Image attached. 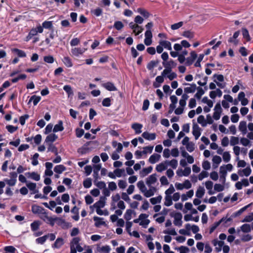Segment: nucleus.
<instances>
[{
	"mask_svg": "<svg viewBox=\"0 0 253 253\" xmlns=\"http://www.w3.org/2000/svg\"><path fill=\"white\" fill-rule=\"evenodd\" d=\"M153 26V23L152 22H150L148 23L145 25V28L146 29V31L145 32L144 36L145 39L144 40V42L145 44L147 46L150 45L152 43V37L153 35L151 31V29Z\"/></svg>",
	"mask_w": 253,
	"mask_h": 253,
	"instance_id": "nucleus-1",
	"label": "nucleus"
},
{
	"mask_svg": "<svg viewBox=\"0 0 253 253\" xmlns=\"http://www.w3.org/2000/svg\"><path fill=\"white\" fill-rule=\"evenodd\" d=\"M238 128L243 135H245L248 132V129L250 132H253V123H249L248 125L246 121H241L239 123Z\"/></svg>",
	"mask_w": 253,
	"mask_h": 253,
	"instance_id": "nucleus-2",
	"label": "nucleus"
},
{
	"mask_svg": "<svg viewBox=\"0 0 253 253\" xmlns=\"http://www.w3.org/2000/svg\"><path fill=\"white\" fill-rule=\"evenodd\" d=\"M40 217L45 223L49 224L51 226H54L56 220L62 221L60 217H53L49 216L46 211H45L42 214L40 215Z\"/></svg>",
	"mask_w": 253,
	"mask_h": 253,
	"instance_id": "nucleus-3",
	"label": "nucleus"
},
{
	"mask_svg": "<svg viewBox=\"0 0 253 253\" xmlns=\"http://www.w3.org/2000/svg\"><path fill=\"white\" fill-rule=\"evenodd\" d=\"M162 75L167 76L170 80L172 81L177 77V75L174 72H171V69H165L162 72Z\"/></svg>",
	"mask_w": 253,
	"mask_h": 253,
	"instance_id": "nucleus-4",
	"label": "nucleus"
},
{
	"mask_svg": "<svg viewBox=\"0 0 253 253\" xmlns=\"http://www.w3.org/2000/svg\"><path fill=\"white\" fill-rule=\"evenodd\" d=\"M85 48L74 47L71 49V53L73 56L79 57L80 55L83 54L86 50Z\"/></svg>",
	"mask_w": 253,
	"mask_h": 253,
	"instance_id": "nucleus-5",
	"label": "nucleus"
},
{
	"mask_svg": "<svg viewBox=\"0 0 253 253\" xmlns=\"http://www.w3.org/2000/svg\"><path fill=\"white\" fill-rule=\"evenodd\" d=\"M106 198L105 197H101L98 201L96 202L92 206L94 208L96 209H101L105 207L106 204Z\"/></svg>",
	"mask_w": 253,
	"mask_h": 253,
	"instance_id": "nucleus-6",
	"label": "nucleus"
},
{
	"mask_svg": "<svg viewBox=\"0 0 253 253\" xmlns=\"http://www.w3.org/2000/svg\"><path fill=\"white\" fill-rule=\"evenodd\" d=\"M32 211L34 214L42 215L45 211L42 207L37 205H34L32 206Z\"/></svg>",
	"mask_w": 253,
	"mask_h": 253,
	"instance_id": "nucleus-7",
	"label": "nucleus"
},
{
	"mask_svg": "<svg viewBox=\"0 0 253 253\" xmlns=\"http://www.w3.org/2000/svg\"><path fill=\"white\" fill-rule=\"evenodd\" d=\"M193 131L192 133L193 135L195 136V139L197 140L200 136L201 132V128L199 126L196 124H194L193 125Z\"/></svg>",
	"mask_w": 253,
	"mask_h": 253,
	"instance_id": "nucleus-8",
	"label": "nucleus"
},
{
	"mask_svg": "<svg viewBox=\"0 0 253 253\" xmlns=\"http://www.w3.org/2000/svg\"><path fill=\"white\" fill-rule=\"evenodd\" d=\"M212 243L213 245L215 247V251L219 252L221 251L222 248L224 245V242L222 241H218L217 239H214L212 240Z\"/></svg>",
	"mask_w": 253,
	"mask_h": 253,
	"instance_id": "nucleus-9",
	"label": "nucleus"
},
{
	"mask_svg": "<svg viewBox=\"0 0 253 253\" xmlns=\"http://www.w3.org/2000/svg\"><path fill=\"white\" fill-rule=\"evenodd\" d=\"M149 187V190L147 189L145 190V191L143 193L147 198H149L154 195L155 192L157 191V189L156 187H153L152 186H148Z\"/></svg>",
	"mask_w": 253,
	"mask_h": 253,
	"instance_id": "nucleus-10",
	"label": "nucleus"
},
{
	"mask_svg": "<svg viewBox=\"0 0 253 253\" xmlns=\"http://www.w3.org/2000/svg\"><path fill=\"white\" fill-rule=\"evenodd\" d=\"M184 84L189 85V86L184 88V92L186 93H194L197 88V86L195 84Z\"/></svg>",
	"mask_w": 253,
	"mask_h": 253,
	"instance_id": "nucleus-11",
	"label": "nucleus"
},
{
	"mask_svg": "<svg viewBox=\"0 0 253 253\" xmlns=\"http://www.w3.org/2000/svg\"><path fill=\"white\" fill-rule=\"evenodd\" d=\"M182 215L181 213H177L175 214L174 216V221L173 223L175 226H177L180 227L182 225Z\"/></svg>",
	"mask_w": 253,
	"mask_h": 253,
	"instance_id": "nucleus-12",
	"label": "nucleus"
},
{
	"mask_svg": "<svg viewBox=\"0 0 253 253\" xmlns=\"http://www.w3.org/2000/svg\"><path fill=\"white\" fill-rule=\"evenodd\" d=\"M43 28L41 25H38L36 28H32L29 32V34L32 37L36 36L38 33H42Z\"/></svg>",
	"mask_w": 253,
	"mask_h": 253,
	"instance_id": "nucleus-13",
	"label": "nucleus"
},
{
	"mask_svg": "<svg viewBox=\"0 0 253 253\" xmlns=\"http://www.w3.org/2000/svg\"><path fill=\"white\" fill-rule=\"evenodd\" d=\"M157 180V178L156 174H153L147 178L146 183L148 186H152L153 184H154L156 182Z\"/></svg>",
	"mask_w": 253,
	"mask_h": 253,
	"instance_id": "nucleus-14",
	"label": "nucleus"
},
{
	"mask_svg": "<svg viewBox=\"0 0 253 253\" xmlns=\"http://www.w3.org/2000/svg\"><path fill=\"white\" fill-rule=\"evenodd\" d=\"M168 167L167 162L165 161L156 166V170L159 172H162L166 169L167 170Z\"/></svg>",
	"mask_w": 253,
	"mask_h": 253,
	"instance_id": "nucleus-15",
	"label": "nucleus"
},
{
	"mask_svg": "<svg viewBox=\"0 0 253 253\" xmlns=\"http://www.w3.org/2000/svg\"><path fill=\"white\" fill-rule=\"evenodd\" d=\"M102 86L108 91H116L117 90V87L115 86L114 84L111 82H107L102 84Z\"/></svg>",
	"mask_w": 253,
	"mask_h": 253,
	"instance_id": "nucleus-16",
	"label": "nucleus"
},
{
	"mask_svg": "<svg viewBox=\"0 0 253 253\" xmlns=\"http://www.w3.org/2000/svg\"><path fill=\"white\" fill-rule=\"evenodd\" d=\"M197 57V54H196V53L195 51H193L191 52L190 56L189 57H187L186 59V65L189 66V65H191V64H192L194 61L196 59Z\"/></svg>",
	"mask_w": 253,
	"mask_h": 253,
	"instance_id": "nucleus-17",
	"label": "nucleus"
},
{
	"mask_svg": "<svg viewBox=\"0 0 253 253\" xmlns=\"http://www.w3.org/2000/svg\"><path fill=\"white\" fill-rule=\"evenodd\" d=\"M93 168V176L95 180H97L99 178V171L101 169V165L100 164L95 165Z\"/></svg>",
	"mask_w": 253,
	"mask_h": 253,
	"instance_id": "nucleus-18",
	"label": "nucleus"
},
{
	"mask_svg": "<svg viewBox=\"0 0 253 253\" xmlns=\"http://www.w3.org/2000/svg\"><path fill=\"white\" fill-rule=\"evenodd\" d=\"M142 136L147 140L151 141L156 139V135L155 133H149L147 131H145L142 133Z\"/></svg>",
	"mask_w": 253,
	"mask_h": 253,
	"instance_id": "nucleus-19",
	"label": "nucleus"
},
{
	"mask_svg": "<svg viewBox=\"0 0 253 253\" xmlns=\"http://www.w3.org/2000/svg\"><path fill=\"white\" fill-rule=\"evenodd\" d=\"M58 138L57 135L54 133H51L48 135L44 141V143L46 144L52 143L54 142Z\"/></svg>",
	"mask_w": 253,
	"mask_h": 253,
	"instance_id": "nucleus-20",
	"label": "nucleus"
},
{
	"mask_svg": "<svg viewBox=\"0 0 253 253\" xmlns=\"http://www.w3.org/2000/svg\"><path fill=\"white\" fill-rule=\"evenodd\" d=\"M161 157L160 154L154 153L150 157L148 161L150 164H154L160 160Z\"/></svg>",
	"mask_w": 253,
	"mask_h": 253,
	"instance_id": "nucleus-21",
	"label": "nucleus"
},
{
	"mask_svg": "<svg viewBox=\"0 0 253 253\" xmlns=\"http://www.w3.org/2000/svg\"><path fill=\"white\" fill-rule=\"evenodd\" d=\"M93 220L95 222L94 225L96 227H99L102 225L105 224V222L103 221V218L98 216H94Z\"/></svg>",
	"mask_w": 253,
	"mask_h": 253,
	"instance_id": "nucleus-22",
	"label": "nucleus"
},
{
	"mask_svg": "<svg viewBox=\"0 0 253 253\" xmlns=\"http://www.w3.org/2000/svg\"><path fill=\"white\" fill-rule=\"evenodd\" d=\"M221 158L219 156H214L212 158V167L213 169H216L220 163L221 162Z\"/></svg>",
	"mask_w": 253,
	"mask_h": 253,
	"instance_id": "nucleus-23",
	"label": "nucleus"
},
{
	"mask_svg": "<svg viewBox=\"0 0 253 253\" xmlns=\"http://www.w3.org/2000/svg\"><path fill=\"white\" fill-rule=\"evenodd\" d=\"M159 43L160 44H161L165 49H167L170 51L172 50L171 44L170 42L169 41L165 40H160L159 42Z\"/></svg>",
	"mask_w": 253,
	"mask_h": 253,
	"instance_id": "nucleus-24",
	"label": "nucleus"
},
{
	"mask_svg": "<svg viewBox=\"0 0 253 253\" xmlns=\"http://www.w3.org/2000/svg\"><path fill=\"white\" fill-rule=\"evenodd\" d=\"M164 77L165 76L162 75L161 76H157L155 79L156 82L153 83V86L156 88L160 87L161 84L163 83L164 81Z\"/></svg>",
	"mask_w": 253,
	"mask_h": 253,
	"instance_id": "nucleus-25",
	"label": "nucleus"
},
{
	"mask_svg": "<svg viewBox=\"0 0 253 253\" xmlns=\"http://www.w3.org/2000/svg\"><path fill=\"white\" fill-rule=\"evenodd\" d=\"M142 127L143 125L139 123H134L131 125V128L134 130L136 134H140L142 132Z\"/></svg>",
	"mask_w": 253,
	"mask_h": 253,
	"instance_id": "nucleus-26",
	"label": "nucleus"
},
{
	"mask_svg": "<svg viewBox=\"0 0 253 253\" xmlns=\"http://www.w3.org/2000/svg\"><path fill=\"white\" fill-rule=\"evenodd\" d=\"M64 129L63 123L61 121H59L57 124L55 125L53 128L54 132L61 131Z\"/></svg>",
	"mask_w": 253,
	"mask_h": 253,
	"instance_id": "nucleus-27",
	"label": "nucleus"
},
{
	"mask_svg": "<svg viewBox=\"0 0 253 253\" xmlns=\"http://www.w3.org/2000/svg\"><path fill=\"white\" fill-rule=\"evenodd\" d=\"M28 177L36 181H39L40 179V175L36 172H28L26 174Z\"/></svg>",
	"mask_w": 253,
	"mask_h": 253,
	"instance_id": "nucleus-28",
	"label": "nucleus"
},
{
	"mask_svg": "<svg viewBox=\"0 0 253 253\" xmlns=\"http://www.w3.org/2000/svg\"><path fill=\"white\" fill-rule=\"evenodd\" d=\"M205 193V190L204 188L202 186H199L196 192V196L198 198H201L204 195Z\"/></svg>",
	"mask_w": 253,
	"mask_h": 253,
	"instance_id": "nucleus-29",
	"label": "nucleus"
},
{
	"mask_svg": "<svg viewBox=\"0 0 253 253\" xmlns=\"http://www.w3.org/2000/svg\"><path fill=\"white\" fill-rule=\"evenodd\" d=\"M63 89L67 93L68 97H72L74 95L73 90L70 85H64Z\"/></svg>",
	"mask_w": 253,
	"mask_h": 253,
	"instance_id": "nucleus-30",
	"label": "nucleus"
},
{
	"mask_svg": "<svg viewBox=\"0 0 253 253\" xmlns=\"http://www.w3.org/2000/svg\"><path fill=\"white\" fill-rule=\"evenodd\" d=\"M168 166L170 167L173 169H176L178 166V162L176 159H172L170 161L166 160Z\"/></svg>",
	"mask_w": 253,
	"mask_h": 253,
	"instance_id": "nucleus-31",
	"label": "nucleus"
},
{
	"mask_svg": "<svg viewBox=\"0 0 253 253\" xmlns=\"http://www.w3.org/2000/svg\"><path fill=\"white\" fill-rule=\"evenodd\" d=\"M66 167L63 165H59L56 166L54 168V171L55 172L60 174L66 170Z\"/></svg>",
	"mask_w": 253,
	"mask_h": 253,
	"instance_id": "nucleus-32",
	"label": "nucleus"
},
{
	"mask_svg": "<svg viewBox=\"0 0 253 253\" xmlns=\"http://www.w3.org/2000/svg\"><path fill=\"white\" fill-rule=\"evenodd\" d=\"M153 168L151 166H150L146 168H144L140 172V175L141 177H144L147 175L148 174L150 173L152 170Z\"/></svg>",
	"mask_w": 253,
	"mask_h": 253,
	"instance_id": "nucleus-33",
	"label": "nucleus"
},
{
	"mask_svg": "<svg viewBox=\"0 0 253 253\" xmlns=\"http://www.w3.org/2000/svg\"><path fill=\"white\" fill-rule=\"evenodd\" d=\"M13 52L15 53L19 57H25L26 54L23 50L19 49L18 48H13L11 49Z\"/></svg>",
	"mask_w": 253,
	"mask_h": 253,
	"instance_id": "nucleus-34",
	"label": "nucleus"
},
{
	"mask_svg": "<svg viewBox=\"0 0 253 253\" xmlns=\"http://www.w3.org/2000/svg\"><path fill=\"white\" fill-rule=\"evenodd\" d=\"M64 244L63 239L61 238H58L54 244L53 245L52 247L55 248H60Z\"/></svg>",
	"mask_w": 253,
	"mask_h": 253,
	"instance_id": "nucleus-35",
	"label": "nucleus"
},
{
	"mask_svg": "<svg viewBox=\"0 0 253 253\" xmlns=\"http://www.w3.org/2000/svg\"><path fill=\"white\" fill-rule=\"evenodd\" d=\"M48 145L47 151L53 152L55 155H58L57 148L52 144H47Z\"/></svg>",
	"mask_w": 253,
	"mask_h": 253,
	"instance_id": "nucleus-36",
	"label": "nucleus"
},
{
	"mask_svg": "<svg viewBox=\"0 0 253 253\" xmlns=\"http://www.w3.org/2000/svg\"><path fill=\"white\" fill-rule=\"evenodd\" d=\"M252 170L250 167H247L244 169H243L242 171H239V174L240 176H243V175L246 176H248L251 173Z\"/></svg>",
	"mask_w": 253,
	"mask_h": 253,
	"instance_id": "nucleus-37",
	"label": "nucleus"
},
{
	"mask_svg": "<svg viewBox=\"0 0 253 253\" xmlns=\"http://www.w3.org/2000/svg\"><path fill=\"white\" fill-rule=\"evenodd\" d=\"M90 12L93 15L99 17L102 14L103 10L99 7H97L94 9L91 10Z\"/></svg>",
	"mask_w": 253,
	"mask_h": 253,
	"instance_id": "nucleus-38",
	"label": "nucleus"
},
{
	"mask_svg": "<svg viewBox=\"0 0 253 253\" xmlns=\"http://www.w3.org/2000/svg\"><path fill=\"white\" fill-rule=\"evenodd\" d=\"M137 12L142 15L145 18H148L150 15V14L143 8H138L137 9Z\"/></svg>",
	"mask_w": 253,
	"mask_h": 253,
	"instance_id": "nucleus-39",
	"label": "nucleus"
},
{
	"mask_svg": "<svg viewBox=\"0 0 253 253\" xmlns=\"http://www.w3.org/2000/svg\"><path fill=\"white\" fill-rule=\"evenodd\" d=\"M41 99V97L40 96L33 95L31 97L29 101V103L33 101L34 105L36 106L40 102Z\"/></svg>",
	"mask_w": 253,
	"mask_h": 253,
	"instance_id": "nucleus-40",
	"label": "nucleus"
},
{
	"mask_svg": "<svg viewBox=\"0 0 253 253\" xmlns=\"http://www.w3.org/2000/svg\"><path fill=\"white\" fill-rule=\"evenodd\" d=\"M62 61L67 67H71L73 66L72 60L69 57H64L62 59Z\"/></svg>",
	"mask_w": 253,
	"mask_h": 253,
	"instance_id": "nucleus-41",
	"label": "nucleus"
},
{
	"mask_svg": "<svg viewBox=\"0 0 253 253\" xmlns=\"http://www.w3.org/2000/svg\"><path fill=\"white\" fill-rule=\"evenodd\" d=\"M81 240L80 238L79 237H74L70 242V247H76L78 245L80 244L79 242Z\"/></svg>",
	"mask_w": 253,
	"mask_h": 253,
	"instance_id": "nucleus-42",
	"label": "nucleus"
},
{
	"mask_svg": "<svg viewBox=\"0 0 253 253\" xmlns=\"http://www.w3.org/2000/svg\"><path fill=\"white\" fill-rule=\"evenodd\" d=\"M143 30L144 29L142 26L137 24L135 28L132 30L133 33H134L135 36H137L142 33Z\"/></svg>",
	"mask_w": 253,
	"mask_h": 253,
	"instance_id": "nucleus-43",
	"label": "nucleus"
},
{
	"mask_svg": "<svg viewBox=\"0 0 253 253\" xmlns=\"http://www.w3.org/2000/svg\"><path fill=\"white\" fill-rule=\"evenodd\" d=\"M158 63L159 61L158 60H152L148 63L147 68L149 70H152Z\"/></svg>",
	"mask_w": 253,
	"mask_h": 253,
	"instance_id": "nucleus-44",
	"label": "nucleus"
},
{
	"mask_svg": "<svg viewBox=\"0 0 253 253\" xmlns=\"http://www.w3.org/2000/svg\"><path fill=\"white\" fill-rule=\"evenodd\" d=\"M133 212L134 211L130 209L126 210V213L124 214V218L126 220V221H128L131 219L132 214L133 213Z\"/></svg>",
	"mask_w": 253,
	"mask_h": 253,
	"instance_id": "nucleus-45",
	"label": "nucleus"
},
{
	"mask_svg": "<svg viewBox=\"0 0 253 253\" xmlns=\"http://www.w3.org/2000/svg\"><path fill=\"white\" fill-rule=\"evenodd\" d=\"M137 186L141 193H143L145 190L146 189V187L145 186L144 183L143 181L141 180L137 182Z\"/></svg>",
	"mask_w": 253,
	"mask_h": 253,
	"instance_id": "nucleus-46",
	"label": "nucleus"
},
{
	"mask_svg": "<svg viewBox=\"0 0 253 253\" xmlns=\"http://www.w3.org/2000/svg\"><path fill=\"white\" fill-rule=\"evenodd\" d=\"M42 28H45L47 29H50L53 27L52 22L50 21H45L42 23V26H41Z\"/></svg>",
	"mask_w": 253,
	"mask_h": 253,
	"instance_id": "nucleus-47",
	"label": "nucleus"
},
{
	"mask_svg": "<svg viewBox=\"0 0 253 253\" xmlns=\"http://www.w3.org/2000/svg\"><path fill=\"white\" fill-rule=\"evenodd\" d=\"M172 198L171 196H166L165 197L164 205L169 207L172 205Z\"/></svg>",
	"mask_w": 253,
	"mask_h": 253,
	"instance_id": "nucleus-48",
	"label": "nucleus"
},
{
	"mask_svg": "<svg viewBox=\"0 0 253 253\" xmlns=\"http://www.w3.org/2000/svg\"><path fill=\"white\" fill-rule=\"evenodd\" d=\"M197 122L201 124L202 126L205 127L207 126V123L206 122L205 117L203 115H200L197 119Z\"/></svg>",
	"mask_w": 253,
	"mask_h": 253,
	"instance_id": "nucleus-49",
	"label": "nucleus"
},
{
	"mask_svg": "<svg viewBox=\"0 0 253 253\" xmlns=\"http://www.w3.org/2000/svg\"><path fill=\"white\" fill-rule=\"evenodd\" d=\"M153 146H145L143 148L142 153L143 154H151L153 150Z\"/></svg>",
	"mask_w": 253,
	"mask_h": 253,
	"instance_id": "nucleus-50",
	"label": "nucleus"
},
{
	"mask_svg": "<svg viewBox=\"0 0 253 253\" xmlns=\"http://www.w3.org/2000/svg\"><path fill=\"white\" fill-rule=\"evenodd\" d=\"M205 93V91L201 87H198L197 88V92H196V93L195 94V97L198 99H200L202 96Z\"/></svg>",
	"mask_w": 253,
	"mask_h": 253,
	"instance_id": "nucleus-51",
	"label": "nucleus"
},
{
	"mask_svg": "<svg viewBox=\"0 0 253 253\" xmlns=\"http://www.w3.org/2000/svg\"><path fill=\"white\" fill-rule=\"evenodd\" d=\"M114 173L116 175V177H121L122 175H125V169H117L114 170Z\"/></svg>",
	"mask_w": 253,
	"mask_h": 253,
	"instance_id": "nucleus-52",
	"label": "nucleus"
},
{
	"mask_svg": "<svg viewBox=\"0 0 253 253\" xmlns=\"http://www.w3.org/2000/svg\"><path fill=\"white\" fill-rule=\"evenodd\" d=\"M241 230L244 233L250 232L251 230V226L249 224H244L241 226Z\"/></svg>",
	"mask_w": 253,
	"mask_h": 253,
	"instance_id": "nucleus-53",
	"label": "nucleus"
},
{
	"mask_svg": "<svg viewBox=\"0 0 253 253\" xmlns=\"http://www.w3.org/2000/svg\"><path fill=\"white\" fill-rule=\"evenodd\" d=\"M223 160L225 163H228L230 161L231 155L229 152H224L222 154Z\"/></svg>",
	"mask_w": 253,
	"mask_h": 253,
	"instance_id": "nucleus-54",
	"label": "nucleus"
},
{
	"mask_svg": "<svg viewBox=\"0 0 253 253\" xmlns=\"http://www.w3.org/2000/svg\"><path fill=\"white\" fill-rule=\"evenodd\" d=\"M162 197L161 196H159L157 197L152 198L150 199V202L153 205H155L158 203H160L162 200Z\"/></svg>",
	"mask_w": 253,
	"mask_h": 253,
	"instance_id": "nucleus-55",
	"label": "nucleus"
},
{
	"mask_svg": "<svg viewBox=\"0 0 253 253\" xmlns=\"http://www.w3.org/2000/svg\"><path fill=\"white\" fill-rule=\"evenodd\" d=\"M164 66L165 67V69H171V67H174L175 66V63L174 62L170 60L167 63H163Z\"/></svg>",
	"mask_w": 253,
	"mask_h": 253,
	"instance_id": "nucleus-56",
	"label": "nucleus"
},
{
	"mask_svg": "<svg viewBox=\"0 0 253 253\" xmlns=\"http://www.w3.org/2000/svg\"><path fill=\"white\" fill-rule=\"evenodd\" d=\"M239 138L236 136H231L230 138V144L231 146H235L236 145L239 144Z\"/></svg>",
	"mask_w": 253,
	"mask_h": 253,
	"instance_id": "nucleus-57",
	"label": "nucleus"
},
{
	"mask_svg": "<svg viewBox=\"0 0 253 253\" xmlns=\"http://www.w3.org/2000/svg\"><path fill=\"white\" fill-rule=\"evenodd\" d=\"M94 183L96 186L100 189L103 190L106 187V183L104 181H96V180H95Z\"/></svg>",
	"mask_w": 253,
	"mask_h": 253,
	"instance_id": "nucleus-58",
	"label": "nucleus"
},
{
	"mask_svg": "<svg viewBox=\"0 0 253 253\" xmlns=\"http://www.w3.org/2000/svg\"><path fill=\"white\" fill-rule=\"evenodd\" d=\"M40 225V223L39 221H35L31 224V228L33 231L37 230Z\"/></svg>",
	"mask_w": 253,
	"mask_h": 253,
	"instance_id": "nucleus-59",
	"label": "nucleus"
},
{
	"mask_svg": "<svg viewBox=\"0 0 253 253\" xmlns=\"http://www.w3.org/2000/svg\"><path fill=\"white\" fill-rule=\"evenodd\" d=\"M184 37L191 39L194 37V34L193 32L190 31H184L182 35Z\"/></svg>",
	"mask_w": 253,
	"mask_h": 253,
	"instance_id": "nucleus-60",
	"label": "nucleus"
},
{
	"mask_svg": "<svg viewBox=\"0 0 253 253\" xmlns=\"http://www.w3.org/2000/svg\"><path fill=\"white\" fill-rule=\"evenodd\" d=\"M92 181L90 178L85 179L83 182V185L85 188H89L91 186Z\"/></svg>",
	"mask_w": 253,
	"mask_h": 253,
	"instance_id": "nucleus-61",
	"label": "nucleus"
},
{
	"mask_svg": "<svg viewBox=\"0 0 253 253\" xmlns=\"http://www.w3.org/2000/svg\"><path fill=\"white\" fill-rule=\"evenodd\" d=\"M185 146L187 150L189 152H192L195 150V145L192 142H190V143L187 144Z\"/></svg>",
	"mask_w": 253,
	"mask_h": 253,
	"instance_id": "nucleus-62",
	"label": "nucleus"
},
{
	"mask_svg": "<svg viewBox=\"0 0 253 253\" xmlns=\"http://www.w3.org/2000/svg\"><path fill=\"white\" fill-rule=\"evenodd\" d=\"M47 239V235H45L41 237H39L36 240V242L39 244H43Z\"/></svg>",
	"mask_w": 253,
	"mask_h": 253,
	"instance_id": "nucleus-63",
	"label": "nucleus"
},
{
	"mask_svg": "<svg viewBox=\"0 0 253 253\" xmlns=\"http://www.w3.org/2000/svg\"><path fill=\"white\" fill-rule=\"evenodd\" d=\"M110 250H111L110 247L108 245H106V246H103L101 248L98 249V251L99 252L109 253L110 251Z\"/></svg>",
	"mask_w": 253,
	"mask_h": 253,
	"instance_id": "nucleus-64",
	"label": "nucleus"
}]
</instances>
